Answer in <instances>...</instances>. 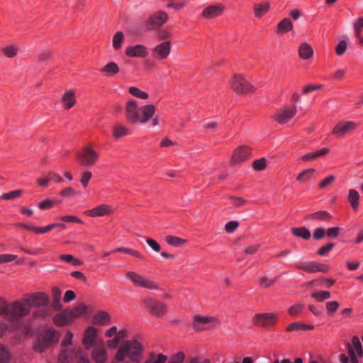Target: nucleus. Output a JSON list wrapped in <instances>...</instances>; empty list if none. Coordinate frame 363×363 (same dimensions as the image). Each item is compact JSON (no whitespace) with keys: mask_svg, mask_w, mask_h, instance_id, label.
<instances>
[{"mask_svg":"<svg viewBox=\"0 0 363 363\" xmlns=\"http://www.w3.org/2000/svg\"><path fill=\"white\" fill-rule=\"evenodd\" d=\"M49 296L43 292L33 293L26 296L22 301L11 303L0 298V315H3L10 323H15L29 314L31 307L46 306Z\"/></svg>","mask_w":363,"mask_h":363,"instance_id":"nucleus-1","label":"nucleus"},{"mask_svg":"<svg viewBox=\"0 0 363 363\" xmlns=\"http://www.w3.org/2000/svg\"><path fill=\"white\" fill-rule=\"evenodd\" d=\"M143 349L136 340H126L118 348L114 363H140Z\"/></svg>","mask_w":363,"mask_h":363,"instance_id":"nucleus-2","label":"nucleus"},{"mask_svg":"<svg viewBox=\"0 0 363 363\" xmlns=\"http://www.w3.org/2000/svg\"><path fill=\"white\" fill-rule=\"evenodd\" d=\"M155 107L154 105L149 104L138 107L136 101L132 100L128 101L125 106V116L127 120L135 124L138 122L146 123L154 115Z\"/></svg>","mask_w":363,"mask_h":363,"instance_id":"nucleus-3","label":"nucleus"},{"mask_svg":"<svg viewBox=\"0 0 363 363\" xmlns=\"http://www.w3.org/2000/svg\"><path fill=\"white\" fill-rule=\"evenodd\" d=\"M60 333L53 328H49L39 335L33 342L35 352L43 353L52 348L59 340Z\"/></svg>","mask_w":363,"mask_h":363,"instance_id":"nucleus-4","label":"nucleus"},{"mask_svg":"<svg viewBox=\"0 0 363 363\" xmlns=\"http://www.w3.org/2000/svg\"><path fill=\"white\" fill-rule=\"evenodd\" d=\"M99 154L93 149L91 144L86 145L76 152L79 163L84 167L93 166L99 160Z\"/></svg>","mask_w":363,"mask_h":363,"instance_id":"nucleus-5","label":"nucleus"},{"mask_svg":"<svg viewBox=\"0 0 363 363\" xmlns=\"http://www.w3.org/2000/svg\"><path fill=\"white\" fill-rule=\"evenodd\" d=\"M232 89L239 94H249L254 91L255 88L240 74H234L230 82Z\"/></svg>","mask_w":363,"mask_h":363,"instance_id":"nucleus-6","label":"nucleus"},{"mask_svg":"<svg viewBox=\"0 0 363 363\" xmlns=\"http://www.w3.org/2000/svg\"><path fill=\"white\" fill-rule=\"evenodd\" d=\"M126 277L135 286L145 289L155 290L158 289V285L146 277L133 271H128L125 274Z\"/></svg>","mask_w":363,"mask_h":363,"instance_id":"nucleus-7","label":"nucleus"},{"mask_svg":"<svg viewBox=\"0 0 363 363\" xmlns=\"http://www.w3.org/2000/svg\"><path fill=\"white\" fill-rule=\"evenodd\" d=\"M168 14L162 10L152 13L147 21L145 26L147 30L157 29L162 27L168 20Z\"/></svg>","mask_w":363,"mask_h":363,"instance_id":"nucleus-8","label":"nucleus"},{"mask_svg":"<svg viewBox=\"0 0 363 363\" xmlns=\"http://www.w3.org/2000/svg\"><path fill=\"white\" fill-rule=\"evenodd\" d=\"M216 323L217 320L213 317L196 315L194 318L192 327L196 331H201L211 328Z\"/></svg>","mask_w":363,"mask_h":363,"instance_id":"nucleus-9","label":"nucleus"},{"mask_svg":"<svg viewBox=\"0 0 363 363\" xmlns=\"http://www.w3.org/2000/svg\"><path fill=\"white\" fill-rule=\"evenodd\" d=\"M347 349L350 357L351 362L359 363L357 357H362L363 350L359 339L357 336L352 337V343L347 345Z\"/></svg>","mask_w":363,"mask_h":363,"instance_id":"nucleus-10","label":"nucleus"},{"mask_svg":"<svg viewBox=\"0 0 363 363\" xmlns=\"http://www.w3.org/2000/svg\"><path fill=\"white\" fill-rule=\"evenodd\" d=\"M296 111V106L293 107L284 106L278 110L273 117L279 124H285L295 116Z\"/></svg>","mask_w":363,"mask_h":363,"instance_id":"nucleus-11","label":"nucleus"},{"mask_svg":"<svg viewBox=\"0 0 363 363\" xmlns=\"http://www.w3.org/2000/svg\"><path fill=\"white\" fill-rule=\"evenodd\" d=\"M277 320V315L272 313H259L253 317L255 324L262 327L274 325Z\"/></svg>","mask_w":363,"mask_h":363,"instance_id":"nucleus-12","label":"nucleus"},{"mask_svg":"<svg viewBox=\"0 0 363 363\" xmlns=\"http://www.w3.org/2000/svg\"><path fill=\"white\" fill-rule=\"evenodd\" d=\"M171 52L170 41H164L157 45L152 50V57L155 60H162L166 59Z\"/></svg>","mask_w":363,"mask_h":363,"instance_id":"nucleus-13","label":"nucleus"},{"mask_svg":"<svg viewBox=\"0 0 363 363\" xmlns=\"http://www.w3.org/2000/svg\"><path fill=\"white\" fill-rule=\"evenodd\" d=\"M356 127L357 124L353 121H340L333 128L332 133L338 138H342Z\"/></svg>","mask_w":363,"mask_h":363,"instance_id":"nucleus-14","label":"nucleus"},{"mask_svg":"<svg viewBox=\"0 0 363 363\" xmlns=\"http://www.w3.org/2000/svg\"><path fill=\"white\" fill-rule=\"evenodd\" d=\"M96 337L97 329L93 326L88 327L84 332L82 340L83 345L86 350H89L92 347H94L96 342H103L102 340H98Z\"/></svg>","mask_w":363,"mask_h":363,"instance_id":"nucleus-15","label":"nucleus"},{"mask_svg":"<svg viewBox=\"0 0 363 363\" xmlns=\"http://www.w3.org/2000/svg\"><path fill=\"white\" fill-rule=\"evenodd\" d=\"M143 301L152 315L161 316L165 313L167 307L164 303L155 301L150 298H145Z\"/></svg>","mask_w":363,"mask_h":363,"instance_id":"nucleus-16","label":"nucleus"},{"mask_svg":"<svg viewBox=\"0 0 363 363\" xmlns=\"http://www.w3.org/2000/svg\"><path fill=\"white\" fill-rule=\"evenodd\" d=\"M295 267L298 269L304 270L308 273H315L317 272H326L328 270V266L316 262L296 264Z\"/></svg>","mask_w":363,"mask_h":363,"instance_id":"nucleus-17","label":"nucleus"},{"mask_svg":"<svg viewBox=\"0 0 363 363\" xmlns=\"http://www.w3.org/2000/svg\"><path fill=\"white\" fill-rule=\"evenodd\" d=\"M92 358L96 363H104L107 359L104 342H96L92 351Z\"/></svg>","mask_w":363,"mask_h":363,"instance_id":"nucleus-18","label":"nucleus"},{"mask_svg":"<svg viewBox=\"0 0 363 363\" xmlns=\"http://www.w3.org/2000/svg\"><path fill=\"white\" fill-rule=\"evenodd\" d=\"M251 156L250 150L247 147H240L237 148L232 157L231 164H236L238 163L247 160Z\"/></svg>","mask_w":363,"mask_h":363,"instance_id":"nucleus-19","label":"nucleus"},{"mask_svg":"<svg viewBox=\"0 0 363 363\" xmlns=\"http://www.w3.org/2000/svg\"><path fill=\"white\" fill-rule=\"evenodd\" d=\"M69 308L65 309L52 318L53 322L57 326L68 325L73 320Z\"/></svg>","mask_w":363,"mask_h":363,"instance_id":"nucleus-20","label":"nucleus"},{"mask_svg":"<svg viewBox=\"0 0 363 363\" xmlns=\"http://www.w3.org/2000/svg\"><path fill=\"white\" fill-rule=\"evenodd\" d=\"M223 11V6L221 4L211 5L203 9L202 16L210 19L219 16Z\"/></svg>","mask_w":363,"mask_h":363,"instance_id":"nucleus-21","label":"nucleus"},{"mask_svg":"<svg viewBox=\"0 0 363 363\" xmlns=\"http://www.w3.org/2000/svg\"><path fill=\"white\" fill-rule=\"evenodd\" d=\"M111 212L112 209L109 206L106 204H101L92 209L86 211L85 214L91 217L104 216L111 213Z\"/></svg>","mask_w":363,"mask_h":363,"instance_id":"nucleus-22","label":"nucleus"},{"mask_svg":"<svg viewBox=\"0 0 363 363\" xmlns=\"http://www.w3.org/2000/svg\"><path fill=\"white\" fill-rule=\"evenodd\" d=\"M77 351L78 347L72 350H69L68 348H62V350L58 356V362L60 363H69L72 360L74 361Z\"/></svg>","mask_w":363,"mask_h":363,"instance_id":"nucleus-23","label":"nucleus"},{"mask_svg":"<svg viewBox=\"0 0 363 363\" xmlns=\"http://www.w3.org/2000/svg\"><path fill=\"white\" fill-rule=\"evenodd\" d=\"M125 55L129 57H145L147 55V48L143 45L129 46L125 50Z\"/></svg>","mask_w":363,"mask_h":363,"instance_id":"nucleus-24","label":"nucleus"},{"mask_svg":"<svg viewBox=\"0 0 363 363\" xmlns=\"http://www.w3.org/2000/svg\"><path fill=\"white\" fill-rule=\"evenodd\" d=\"M61 296L62 292L60 289L55 286L52 289V302L50 304V307L52 310L55 311H60L62 308V305L61 303Z\"/></svg>","mask_w":363,"mask_h":363,"instance_id":"nucleus-25","label":"nucleus"},{"mask_svg":"<svg viewBox=\"0 0 363 363\" xmlns=\"http://www.w3.org/2000/svg\"><path fill=\"white\" fill-rule=\"evenodd\" d=\"M62 103L65 109L68 110L73 107L76 104V96L74 90H68L62 95Z\"/></svg>","mask_w":363,"mask_h":363,"instance_id":"nucleus-26","label":"nucleus"},{"mask_svg":"<svg viewBox=\"0 0 363 363\" xmlns=\"http://www.w3.org/2000/svg\"><path fill=\"white\" fill-rule=\"evenodd\" d=\"M38 308L35 309L33 311L32 316L35 319L38 320H45L47 318L50 317L52 314V308L46 306H40L37 307Z\"/></svg>","mask_w":363,"mask_h":363,"instance_id":"nucleus-27","label":"nucleus"},{"mask_svg":"<svg viewBox=\"0 0 363 363\" xmlns=\"http://www.w3.org/2000/svg\"><path fill=\"white\" fill-rule=\"evenodd\" d=\"M110 320L111 317L107 312L100 311L94 316L92 322L94 324L106 325L108 324Z\"/></svg>","mask_w":363,"mask_h":363,"instance_id":"nucleus-28","label":"nucleus"},{"mask_svg":"<svg viewBox=\"0 0 363 363\" xmlns=\"http://www.w3.org/2000/svg\"><path fill=\"white\" fill-rule=\"evenodd\" d=\"M270 9V4L269 2H264L262 4H257L254 6V13L256 17L261 18L265 13L268 12Z\"/></svg>","mask_w":363,"mask_h":363,"instance_id":"nucleus-29","label":"nucleus"},{"mask_svg":"<svg viewBox=\"0 0 363 363\" xmlns=\"http://www.w3.org/2000/svg\"><path fill=\"white\" fill-rule=\"evenodd\" d=\"M329 152V149L327 147H323L318 151L313 152H309L303 156H302L301 159L303 161H308L311 160L316 159L320 157H323Z\"/></svg>","mask_w":363,"mask_h":363,"instance_id":"nucleus-30","label":"nucleus"},{"mask_svg":"<svg viewBox=\"0 0 363 363\" xmlns=\"http://www.w3.org/2000/svg\"><path fill=\"white\" fill-rule=\"evenodd\" d=\"M293 29V23L288 18L281 20L277 25V33H284Z\"/></svg>","mask_w":363,"mask_h":363,"instance_id":"nucleus-31","label":"nucleus"},{"mask_svg":"<svg viewBox=\"0 0 363 363\" xmlns=\"http://www.w3.org/2000/svg\"><path fill=\"white\" fill-rule=\"evenodd\" d=\"M299 56L303 59H309L313 53V48L308 43H302L298 49Z\"/></svg>","mask_w":363,"mask_h":363,"instance_id":"nucleus-32","label":"nucleus"},{"mask_svg":"<svg viewBox=\"0 0 363 363\" xmlns=\"http://www.w3.org/2000/svg\"><path fill=\"white\" fill-rule=\"evenodd\" d=\"M291 233L294 236L301 238L304 240H308L311 236L309 230L305 227L294 228L291 229Z\"/></svg>","mask_w":363,"mask_h":363,"instance_id":"nucleus-33","label":"nucleus"},{"mask_svg":"<svg viewBox=\"0 0 363 363\" xmlns=\"http://www.w3.org/2000/svg\"><path fill=\"white\" fill-rule=\"evenodd\" d=\"M332 218L331 215L326 211H320L307 216L308 219H314L319 221H326Z\"/></svg>","mask_w":363,"mask_h":363,"instance_id":"nucleus-34","label":"nucleus"},{"mask_svg":"<svg viewBox=\"0 0 363 363\" xmlns=\"http://www.w3.org/2000/svg\"><path fill=\"white\" fill-rule=\"evenodd\" d=\"M11 359V353L9 348L0 345V363H10Z\"/></svg>","mask_w":363,"mask_h":363,"instance_id":"nucleus-35","label":"nucleus"},{"mask_svg":"<svg viewBox=\"0 0 363 363\" xmlns=\"http://www.w3.org/2000/svg\"><path fill=\"white\" fill-rule=\"evenodd\" d=\"M119 67L116 62H110L101 69V72L108 75H114L119 72Z\"/></svg>","mask_w":363,"mask_h":363,"instance_id":"nucleus-36","label":"nucleus"},{"mask_svg":"<svg viewBox=\"0 0 363 363\" xmlns=\"http://www.w3.org/2000/svg\"><path fill=\"white\" fill-rule=\"evenodd\" d=\"M359 195L357 191L350 189L348 194V200L353 209L356 210L359 205Z\"/></svg>","mask_w":363,"mask_h":363,"instance_id":"nucleus-37","label":"nucleus"},{"mask_svg":"<svg viewBox=\"0 0 363 363\" xmlns=\"http://www.w3.org/2000/svg\"><path fill=\"white\" fill-rule=\"evenodd\" d=\"M124 41V34L121 31L117 32L113 38L112 43L113 48L118 50H120L122 47V44Z\"/></svg>","mask_w":363,"mask_h":363,"instance_id":"nucleus-38","label":"nucleus"},{"mask_svg":"<svg viewBox=\"0 0 363 363\" xmlns=\"http://www.w3.org/2000/svg\"><path fill=\"white\" fill-rule=\"evenodd\" d=\"M315 170L314 169H308L303 171L298 177L297 181L301 183L306 182L308 180L311 179L314 175Z\"/></svg>","mask_w":363,"mask_h":363,"instance_id":"nucleus-39","label":"nucleus"},{"mask_svg":"<svg viewBox=\"0 0 363 363\" xmlns=\"http://www.w3.org/2000/svg\"><path fill=\"white\" fill-rule=\"evenodd\" d=\"M165 241L169 244L174 247H180L186 243V240L179 237L173 235H167L165 238Z\"/></svg>","mask_w":363,"mask_h":363,"instance_id":"nucleus-40","label":"nucleus"},{"mask_svg":"<svg viewBox=\"0 0 363 363\" xmlns=\"http://www.w3.org/2000/svg\"><path fill=\"white\" fill-rule=\"evenodd\" d=\"M128 134V128L123 125H116L113 128V135L115 138H119Z\"/></svg>","mask_w":363,"mask_h":363,"instance_id":"nucleus-41","label":"nucleus"},{"mask_svg":"<svg viewBox=\"0 0 363 363\" xmlns=\"http://www.w3.org/2000/svg\"><path fill=\"white\" fill-rule=\"evenodd\" d=\"M330 293L328 291H319L311 294V296L318 301H323L330 298Z\"/></svg>","mask_w":363,"mask_h":363,"instance_id":"nucleus-42","label":"nucleus"},{"mask_svg":"<svg viewBox=\"0 0 363 363\" xmlns=\"http://www.w3.org/2000/svg\"><path fill=\"white\" fill-rule=\"evenodd\" d=\"M72 318L74 320V318L81 316L84 314L86 311V307L84 304L82 303L77 307L70 309Z\"/></svg>","mask_w":363,"mask_h":363,"instance_id":"nucleus-43","label":"nucleus"},{"mask_svg":"<svg viewBox=\"0 0 363 363\" xmlns=\"http://www.w3.org/2000/svg\"><path fill=\"white\" fill-rule=\"evenodd\" d=\"M23 194V190L17 189L8 193L3 194L1 199L4 200H13L20 197Z\"/></svg>","mask_w":363,"mask_h":363,"instance_id":"nucleus-44","label":"nucleus"},{"mask_svg":"<svg viewBox=\"0 0 363 363\" xmlns=\"http://www.w3.org/2000/svg\"><path fill=\"white\" fill-rule=\"evenodd\" d=\"M2 52L9 58L14 57L18 53V48L14 45H9L2 48Z\"/></svg>","mask_w":363,"mask_h":363,"instance_id":"nucleus-45","label":"nucleus"},{"mask_svg":"<svg viewBox=\"0 0 363 363\" xmlns=\"http://www.w3.org/2000/svg\"><path fill=\"white\" fill-rule=\"evenodd\" d=\"M129 93L135 97L146 99L148 98L147 93L140 90L138 88L132 86L129 89Z\"/></svg>","mask_w":363,"mask_h":363,"instance_id":"nucleus-46","label":"nucleus"},{"mask_svg":"<svg viewBox=\"0 0 363 363\" xmlns=\"http://www.w3.org/2000/svg\"><path fill=\"white\" fill-rule=\"evenodd\" d=\"M167 360V357L162 354H159L157 356L152 355L148 359L143 363H164Z\"/></svg>","mask_w":363,"mask_h":363,"instance_id":"nucleus-47","label":"nucleus"},{"mask_svg":"<svg viewBox=\"0 0 363 363\" xmlns=\"http://www.w3.org/2000/svg\"><path fill=\"white\" fill-rule=\"evenodd\" d=\"M113 252H125L140 259L143 257V255L139 252L130 248L118 247L115 249Z\"/></svg>","mask_w":363,"mask_h":363,"instance_id":"nucleus-48","label":"nucleus"},{"mask_svg":"<svg viewBox=\"0 0 363 363\" xmlns=\"http://www.w3.org/2000/svg\"><path fill=\"white\" fill-rule=\"evenodd\" d=\"M304 306L301 303H297L291 306L289 308L288 312L292 316H296L299 315L303 311Z\"/></svg>","mask_w":363,"mask_h":363,"instance_id":"nucleus-49","label":"nucleus"},{"mask_svg":"<svg viewBox=\"0 0 363 363\" xmlns=\"http://www.w3.org/2000/svg\"><path fill=\"white\" fill-rule=\"evenodd\" d=\"M74 361L76 363H90L89 359L83 354L80 347H78V351L76 353V358Z\"/></svg>","mask_w":363,"mask_h":363,"instance_id":"nucleus-50","label":"nucleus"},{"mask_svg":"<svg viewBox=\"0 0 363 363\" xmlns=\"http://www.w3.org/2000/svg\"><path fill=\"white\" fill-rule=\"evenodd\" d=\"M276 280V277L269 279L267 277H262L259 278V283L264 288H269L274 284Z\"/></svg>","mask_w":363,"mask_h":363,"instance_id":"nucleus-51","label":"nucleus"},{"mask_svg":"<svg viewBox=\"0 0 363 363\" xmlns=\"http://www.w3.org/2000/svg\"><path fill=\"white\" fill-rule=\"evenodd\" d=\"M347 43L345 40H341L335 48V52L338 56L342 55L347 50Z\"/></svg>","mask_w":363,"mask_h":363,"instance_id":"nucleus-52","label":"nucleus"},{"mask_svg":"<svg viewBox=\"0 0 363 363\" xmlns=\"http://www.w3.org/2000/svg\"><path fill=\"white\" fill-rule=\"evenodd\" d=\"M354 30V35L359 36V33H362V28H363V17L359 18L353 23Z\"/></svg>","mask_w":363,"mask_h":363,"instance_id":"nucleus-53","label":"nucleus"},{"mask_svg":"<svg viewBox=\"0 0 363 363\" xmlns=\"http://www.w3.org/2000/svg\"><path fill=\"white\" fill-rule=\"evenodd\" d=\"M73 334L70 330L66 332V335L62 340L61 345L62 348H67V346L72 344Z\"/></svg>","mask_w":363,"mask_h":363,"instance_id":"nucleus-54","label":"nucleus"},{"mask_svg":"<svg viewBox=\"0 0 363 363\" xmlns=\"http://www.w3.org/2000/svg\"><path fill=\"white\" fill-rule=\"evenodd\" d=\"M253 168L256 171H262L266 167V160L264 158H261L259 160H257L253 162L252 164Z\"/></svg>","mask_w":363,"mask_h":363,"instance_id":"nucleus-55","label":"nucleus"},{"mask_svg":"<svg viewBox=\"0 0 363 363\" xmlns=\"http://www.w3.org/2000/svg\"><path fill=\"white\" fill-rule=\"evenodd\" d=\"M184 358V354L182 352H179L171 357L170 363H182Z\"/></svg>","mask_w":363,"mask_h":363,"instance_id":"nucleus-56","label":"nucleus"},{"mask_svg":"<svg viewBox=\"0 0 363 363\" xmlns=\"http://www.w3.org/2000/svg\"><path fill=\"white\" fill-rule=\"evenodd\" d=\"M306 327V325L300 322H295L289 325L286 329L287 332L296 331L301 330Z\"/></svg>","mask_w":363,"mask_h":363,"instance_id":"nucleus-57","label":"nucleus"},{"mask_svg":"<svg viewBox=\"0 0 363 363\" xmlns=\"http://www.w3.org/2000/svg\"><path fill=\"white\" fill-rule=\"evenodd\" d=\"M91 177L92 173L90 171H86L82 174L80 182L84 187L88 185V182Z\"/></svg>","mask_w":363,"mask_h":363,"instance_id":"nucleus-58","label":"nucleus"},{"mask_svg":"<svg viewBox=\"0 0 363 363\" xmlns=\"http://www.w3.org/2000/svg\"><path fill=\"white\" fill-rule=\"evenodd\" d=\"M238 226H239V223L238 221H235V220L230 221L226 223V225L225 226V230H226V232L231 233L234 232L238 228Z\"/></svg>","mask_w":363,"mask_h":363,"instance_id":"nucleus-59","label":"nucleus"},{"mask_svg":"<svg viewBox=\"0 0 363 363\" xmlns=\"http://www.w3.org/2000/svg\"><path fill=\"white\" fill-rule=\"evenodd\" d=\"M339 307L337 301H329L326 303V310L328 313H333Z\"/></svg>","mask_w":363,"mask_h":363,"instance_id":"nucleus-60","label":"nucleus"},{"mask_svg":"<svg viewBox=\"0 0 363 363\" xmlns=\"http://www.w3.org/2000/svg\"><path fill=\"white\" fill-rule=\"evenodd\" d=\"M146 242L147 243V245L152 249V250H154L155 252H158L160 251V244L156 241L154 239H152V238H147L146 239Z\"/></svg>","mask_w":363,"mask_h":363,"instance_id":"nucleus-61","label":"nucleus"},{"mask_svg":"<svg viewBox=\"0 0 363 363\" xmlns=\"http://www.w3.org/2000/svg\"><path fill=\"white\" fill-rule=\"evenodd\" d=\"M56 227V224H50L45 227H35V232L40 234H43L49 232Z\"/></svg>","mask_w":363,"mask_h":363,"instance_id":"nucleus-62","label":"nucleus"},{"mask_svg":"<svg viewBox=\"0 0 363 363\" xmlns=\"http://www.w3.org/2000/svg\"><path fill=\"white\" fill-rule=\"evenodd\" d=\"M17 256L15 255H0V263H7L16 260Z\"/></svg>","mask_w":363,"mask_h":363,"instance_id":"nucleus-63","label":"nucleus"},{"mask_svg":"<svg viewBox=\"0 0 363 363\" xmlns=\"http://www.w3.org/2000/svg\"><path fill=\"white\" fill-rule=\"evenodd\" d=\"M333 247H334L333 243H328L326 245L320 247L318 251V254L320 256H324L326 255L327 252L330 251Z\"/></svg>","mask_w":363,"mask_h":363,"instance_id":"nucleus-64","label":"nucleus"}]
</instances>
